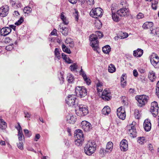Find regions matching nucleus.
Here are the masks:
<instances>
[{"instance_id":"nucleus-59","label":"nucleus","mask_w":159,"mask_h":159,"mask_svg":"<svg viewBox=\"0 0 159 159\" xmlns=\"http://www.w3.org/2000/svg\"><path fill=\"white\" fill-rule=\"evenodd\" d=\"M148 148H149V149L151 151H152L153 150L152 145L151 144H150L148 145Z\"/></svg>"},{"instance_id":"nucleus-11","label":"nucleus","mask_w":159,"mask_h":159,"mask_svg":"<svg viewBox=\"0 0 159 159\" xmlns=\"http://www.w3.org/2000/svg\"><path fill=\"white\" fill-rule=\"evenodd\" d=\"M117 114L119 118L122 120H124L125 118V112L124 109L120 107L117 110Z\"/></svg>"},{"instance_id":"nucleus-45","label":"nucleus","mask_w":159,"mask_h":159,"mask_svg":"<svg viewBox=\"0 0 159 159\" xmlns=\"http://www.w3.org/2000/svg\"><path fill=\"white\" fill-rule=\"evenodd\" d=\"M78 66L76 64H74L70 66V69L72 71H74L76 69Z\"/></svg>"},{"instance_id":"nucleus-10","label":"nucleus","mask_w":159,"mask_h":159,"mask_svg":"<svg viewBox=\"0 0 159 159\" xmlns=\"http://www.w3.org/2000/svg\"><path fill=\"white\" fill-rule=\"evenodd\" d=\"M76 99V98L75 95H69L66 98V101L69 106H73L75 104Z\"/></svg>"},{"instance_id":"nucleus-54","label":"nucleus","mask_w":159,"mask_h":159,"mask_svg":"<svg viewBox=\"0 0 159 159\" xmlns=\"http://www.w3.org/2000/svg\"><path fill=\"white\" fill-rule=\"evenodd\" d=\"M13 17L15 18H16L19 15V14L18 12L17 11H15L13 14Z\"/></svg>"},{"instance_id":"nucleus-40","label":"nucleus","mask_w":159,"mask_h":159,"mask_svg":"<svg viewBox=\"0 0 159 159\" xmlns=\"http://www.w3.org/2000/svg\"><path fill=\"white\" fill-rule=\"evenodd\" d=\"M18 139L19 141H21L22 139H24V137L22 133V131L18 132Z\"/></svg>"},{"instance_id":"nucleus-25","label":"nucleus","mask_w":159,"mask_h":159,"mask_svg":"<svg viewBox=\"0 0 159 159\" xmlns=\"http://www.w3.org/2000/svg\"><path fill=\"white\" fill-rule=\"evenodd\" d=\"M110 111V109L108 106L105 107L102 110V112L104 115H108Z\"/></svg>"},{"instance_id":"nucleus-52","label":"nucleus","mask_w":159,"mask_h":159,"mask_svg":"<svg viewBox=\"0 0 159 159\" xmlns=\"http://www.w3.org/2000/svg\"><path fill=\"white\" fill-rule=\"evenodd\" d=\"M25 117L29 119L30 118L31 115L29 114L28 112L25 111L24 112Z\"/></svg>"},{"instance_id":"nucleus-53","label":"nucleus","mask_w":159,"mask_h":159,"mask_svg":"<svg viewBox=\"0 0 159 159\" xmlns=\"http://www.w3.org/2000/svg\"><path fill=\"white\" fill-rule=\"evenodd\" d=\"M144 16L143 14L141 13H139V14L137 15V18L139 19L142 18Z\"/></svg>"},{"instance_id":"nucleus-8","label":"nucleus","mask_w":159,"mask_h":159,"mask_svg":"<svg viewBox=\"0 0 159 159\" xmlns=\"http://www.w3.org/2000/svg\"><path fill=\"white\" fill-rule=\"evenodd\" d=\"M113 147V143L111 142H109L107 144L106 149H105L101 148L100 150V153L104 155L107 153H110L112 151Z\"/></svg>"},{"instance_id":"nucleus-27","label":"nucleus","mask_w":159,"mask_h":159,"mask_svg":"<svg viewBox=\"0 0 159 159\" xmlns=\"http://www.w3.org/2000/svg\"><path fill=\"white\" fill-rule=\"evenodd\" d=\"M128 36V34L126 32H120L117 36L120 39H124L127 37Z\"/></svg>"},{"instance_id":"nucleus-42","label":"nucleus","mask_w":159,"mask_h":159,"mask_svg":"<svg viewBox=\"0 0 159 159\" xmlns=\"http://www.w3.org/2000/svg\"><path fill=\"white\" fill-rule=\"evenodd\" d=\"M94 35H95L96 37H97L98 38H100L103 36V34L99 31L96 32V34Z\"/></svg>"},{"instance_id":"nucleus-26","label":"nucleus","mask_w":159,"mask_h":159,"mask_svg":"<svg viewBox=\"0 0 159 159\" xmlns=\"http://www.w3.org/2000/svg\"><path fill=\"white\" fill-rule=\"evenodd\" d=\"M143 51L141 49H138L134 52V55L137 57H140L143 54Z\"/></svg>"},{"instance_id":"nucleus-47","label":"nucleus","mask_w":159,"mask_h":159,"mask_svg":"<svg viewBox=\"0 0 159 159\" xmlns=\"http://www.w3.org/2000/svg\"><path fill=\"white\" fill-rule=\"evenodd\" d=\"M24 21L23 18L22 17H21L20 19L18 21L15 23V25H20Z\"/></svg>"},{"instance_id":"nucleus-55","label":"nucleus","mask_w":159,"mask_h":159,"mask_svg":"<svg viewBox=\"0 0 159 159\" xmlns=\"http://www.w3.org/2000/svg\"><path fill=\"white\" fill-rule=\"evenodd\" d=\"M87 2L88 4L91 5H93L94 3V0H88Z\"/></svg>"},{"instance_id":"nucleus-12","label":"nucleus","mask_w":159,"mask_h":159,"mask_svg":"<svg viewBox=\"0 0 159 159\" xmlns=\"http://www.w3.org/2000/svg\"><path fill=\"white\" fill-rule=\"evenodd\" d=\"M151 61L155 67H159V58L158 56H156L155 54L152 55L151 58Z\"/></svg>"},{"instance_id":"nucleus-37","label":"nucleus","mask_w":159,"mask_h":159,"mask_svg":"<svg viewBox=\"0 0 159 159\" xmlns=\"http://www.w3.org/2000/svg\"><path fill=\"white\" fill-rule=\"evenodd\" d=\"M148 77L150 80H154L156 78L155 73L152 72L149 73L148 75Z\"/></svg>"},{"instance_id":"nucleus-5","label":"nucleus","mask_w":159,"mask_h":159,"mask_svg":"<svg viewBox=\"0 0 159 159\" xmlns=\"http://www.w3.org/2000/svg\"><path fill=\"white\" fill-rule=\"evenodd\" d=\"M79 110L76 112V114L79 116H83L89 113L87 107L85 105H80L78 106Z\"/></svg>"},{"instance_id":"nucleus-7","label":"nucleus","mask_w":159,"mask_h":159,"mask_svg":"<svg viewBox=\"0 0 159 159\" xmlns=\"http://www.w3.org/2000/svg\"><path fill=\"white\" fill-rule=\"evenodd\" d=\"M102 10L101 8H96L91 11L90 15L92 17L97 18L102 16Z\"/></svg>"},{"instance_id":"nucleus-18","label":"nucleus","mask_w":159,"mask_h":159,"mask_svg":"<svg viewBox=\"0 0 159 159\" xmlns=\"http://www.w3.org/2000/svg\"><path fill=\"white\" fill-rule=\"evenodd\" d=\"M130 129H129L128 131V133L130 135V136L131 137L134 138L136 137L137 135V132H136V129L135 127L131 125Z\"/></svg>"},{"instance_id":"nucleus-34","label":"nucleus","mask_w":159,"mask_h":159,"mask_svg":"<svg viewBox=\"0 0 159 159\" xmlns=\"http://www.w3.org/2000/svg\"><path fill=\"white\" fill-rule=\"evenodd\" d=\"M120 16L117 14V11L116 13L112 14V17L114 20L117 21L120 19Z\"/></svg>"},{"instance_id":"nucleus-63","label":"nucleus","mask_w":159,"mask_h":159,"mask_svg":"<svg viewBox=\"0 0 159 159\" xmlns=\"http://www.w3.org/2000/svg\"><path fill=\"white\" fill-rule=\"evenodd\" d=\"M135 91V90L134 89H130L129 90V92L130 93H134Z\"/></svg>"},{"instance_id":"nucleus-62","label":"nucleus","mask_w":159,"mask_h":159,"mask_svg":"<svg viewBox=\"0 0 159 159\" xmlns=\"http://www.w3.org/2000/svg\"><path fill=\"white\" fill-rule=\"evenodd\" d=\"M24 132L25 133V134L27 135V136H28L29 137L30 136V135H27V134H29V131L27 129H25L24 130Z\"/></svg>"},{"instance_id":"nucleus-22","label":"nucleus","mask_w":159,"mask_h":159,"mask_svg":"<svg viewBox=\"0 0 159 159\" xmlns=\"http://www.w3.org/2000/svg\"><path fill=\"white\" fill-rule=\"evenodd\" d=\"M103 85V83L99 80H98V82H96L97 90L98 92H101L102 90V87Z\"/></svg>"},{"instance_id":"nucleus-20","label":"nucleus","mask_w":159,"mask_h":159,"mask_svg":"<svg viewBox=\"0 0 159 159\" xmlns=\"http://www.w3.org/2000/svg\"><path fill=\"white\" fill-rule=\"evenodd\" d=\"M11 31V29L9 27L3 28L1 30V34L3 36H5L10 33Z\"/></svg>"},{"instance_id":"nucleus-33","label":"nucleus","mask_w":159,"mask_h":159,"mask_svg":"<svg viewBox=\"0 0 159 159\" xmlns=\"http://www.w3.org/2000/svg\"><path fill=\"white\" fill-rule=\"evenodd\" d=\"M116 69L115 66L112 64H111L108 67V70L110 73H113L115 72Z\"/></svg>"},{"instance_id":"nucleus-48","label":"nucleus","mask_w":159,"mask_h":159,"mask_svg":"<svg viewBox=\"0 0 159 159\" xmlns=\"http://www.w3.org/2000/svg\"><path fill=\"white\" fill-rule=\"evenodd\" d=\"M17 146L18 148L21 150L23 149V143L22 142H20L19 143H17Z\"/></svg>"},{"instance_id":"nucleus-51","label":"nucleus","mask_w":159,"mask_h":159,"mask_svg":"<svg viewBox=\"0 0 159 159\" xmlns=\"http://www.w3.org/2000/svg\"><path fill=\"white\" fill-rule=\"evenodd\" d=\"M11 41V40L9 37L6 38L4 40V42L5 43H10Z\"/></svg>"},{"instance_id":"nucleus-24","label":"nucleus","mask_w":159,"mask_h":159,"mask_svg":"<svg viewBox=\"0 0 159 159\" xmlns=\"http://www.w3.org/2000/svg\"><path fill=\"white\" fill-rule=\"evenodd\" d=\"M150 31V33L153 35H159V29L158 28L153 26Z\"/></svg>"},{"instance_id":"nucleus-14","label":"nucleus","mask_w":159,"mask_h":159,"mask_svg":"<svg viewBox=\"0 0 159 159\" xmlns=\"http://www.w3.org/2000/svg\"><path fill=\"white\" fill-rule=\"evenodd\" d=\"M117 14L120 16H127L129 14V10L128 8H123L118 11Z\"/></svg>"},{"instance_id":"nucleus-9","label":"nucleus","mask_w":159,"mask_h":159,"mask_svg":"<svg viewBox=\"0 0 159 159\" xmlns=\"http://www.w3.org/2000/svg\"><path fill=\"white\" fill-rule=\"evenodd\" d=\"M158 107L157 103L155 101L151 103L150 111L154 117H156L158 114Z\"/></svg>"},{"instance_id":"nucleus-58","label":"nucleus","mask_w":159,"mask_h":159,"mask_svg":"<svg viewBox=\"0 0 159 159\" xmlns=\"http://www.w3.org/2000/svg\"><path fill=\"white\" fill-rule=\"evenodd\" d=\"M133 75L135 77H137L138 75V74L137 71V70H134L133 71Z\"/></svg>"},{"instance_id":"nucleus-61","label":"nucleus","mask_w":159,"mask_h":159,"mask_svg":"<svg viewBox=\"0 0 159 159\" xmlns=\"http://www.w3.org/2000/svg\"><path fill=\"white\" fill-rule=\"evenodd\" d=\"M82 75L84 80H87L89 78H88L86 75L84 73H83L82 74Z\"/></svg>"},{"instance_id":"nucleus-32","label":"nucleus","mask_w":159,"mask_h":159,"mask_svg":"<svg viewBox=\"0 0 159 159\" xmlns=\"http://www.w3.org/2000/svg\"><path fill=\"white\" fill-rule=\"evenodd\" d=\"M103 52L105 53H108L111 51V48L108 45H106L102 48Z\"/></svg>"},{"instance_id":"nucleus-30","label":"nucleus","mask_w":159,"mask_h":159,"mask_svg":"<svg viewBox=\"0 0 159 159\" xmlns=\"http://www.w3.org/2000/svg\"><path fill=\"white\" fill-rule=\"evenodd\" d=\"M7 123L2 119H0V128L2 129H5L7 127Z\"/></svg>"},{"instance_id":"nucleus-3","label":"nucleus","mask_w":159,"mask_h":159,"mask_svg":"<svg viewBox=\"0 0 159 159\" xmlns=\"http://www.w3.org/2000/svg\"><path fill=\"white\" fill-rule=\"evenodd\" d=\"M135 98L138 102V106L140 107L144 106L149 100L148 96L144 95L137 96Z\"/></svg>"},{"instance_id":"nucleus-57","label":"nucleus","mask_w":159,"mask_h":159,"mask_svg":"<svg viewBox=\"0 0 159 159\" xmlns=\"http://www.w3.org/2000/svg\"><path fill=\"white\" fill-rule=\"evenodd\" d=\"M84 80L85 81V83H86L88 85H90L91 83V80Z\"/></svg>"},{"instance_id":"nucleus-46","label":"nucleus","mask_w":159,"mask_h":159,"mask_svg":"<svg viewBox=\"0 0 159 159\" xmlns=\"http://www.w3.org/2000/svg\"><path fill=\"white\" fill-rule=\"evenodd\" d=\"M13 49V45H9L7 46L6 47V49L8 51H11Z\"/></svg>"},{"instance_id":"nucleus-13","label":"nucleus","mask_w":159,"mask_h":159,"mask_svg":"<svg viewBox=\"0 0 159 159\" xmlns=\"http://www.w3.org/2000/svg\"><path fill=\"white\" fill-rule=\"evenodd\" d=\"M81 127L85 131H88L92 129V126L90 123L86 121H82L81 123Z\"/></svg>"},{"instance_id":"nucleus-29","label":"nucleus","mask_w":159,"mask_h":159,"mask_svg":"<svg viewBox=\"0 0 159 159\" xmlns=\"http://www.w3.org/2000/svg\"><path fill=\"white\" fill-rule=\"evenodd\" d=\"M94 25V27L97 29H99L102 26V23L98 19H96L95 20Z\"/></svg>"},{"instance_id":"nucleus-17","label":"nucleus","mask_w":159,"mask_h":159,"mask_svg":"<svg viewBox=\"0 0 159 159\" xmlns=\"http://www.w3.org/2000/svg\"><path fill=\"white\" fill-rule=\"evenodd\" d=\"M143 127L146 131H149L151 128V124L150 120L148 119H146L143 123Z\"/></svg>"},{"instance_id":"nucleus-49","label":"nucleus","mask_w":159,"mask_h":159,"mask_svg":"<svg viewBox=\"0 0 159 159\" xmlns=\"http://www.w3.org/2000/svg\"><path fill=\"white\" fill-rule=\"evenodd\" d=\"M17 124L18 125L17 126L15 127L18 130V132H19V131L20 132H22V128L20 125V123L18 122Z\"/></svg>"},{"instance_id":"nucleus-28","label":"nucleus","mask_w":159,"mask_h":159,"mask_svg":"<svg viewBox=\"0 0 159 159\" xmlns=\"http://www.w3.org/2000/svg\"><path fill=\"white\" fill-rule=\"evenodd\" d=\"M61 56L62 58L65 60V61L68 63H70L72 62V61L64 53H62L61 54Z\"/></svg>"},{"instance_id":"nucleus-36","label":"nucleus","mask_w":159,"mask_h":159,"mask_svg":"<svg viewBox=\"0 0 159 159\" xmlns=\"http://www.w3.org/2000/svg\"><path fill=\"white\" fill-rule=\"evenodd\" d=\"M64 12H62L61 15V18L63 21V23L65 24H67L68 22L66 20V17H65L64 15Z\"/></svg>"},{"instance_id":"nucleus-60","label":"nucleus","mask_w":159,"mask_h":159,"mask_svg":"<svg viewBox=\"0 0 159 159\" xmlns=\"http://www.w3.org/2000/svg\"><path fill=\"white\" fill-rule=\"evenodd\" d=\"M74 16H75L77 20L78 19V13L77 12H75L74 14Z\"/></svg>"},{"instance_id":"nucleus-41","label":"nucleus","mask_w":159,"mask_h":159,"mask_svg":"<svg viewBox=\"0 0 159 159\" xmlns=\"http://www.w3.org/2000/svg\"><path fill=\"white\" fill-rule=\"evenodd\" d=\"M156 94L159 98V80L157 83L156 88Z\"/></svg>"},{"instance_id":"nucleus-1","label":"nucleus","mask_w":159,"mask_h":159,"mask_svg":"<svg viewBox=\"0 0 159 159\" xmlns=\"http://www.w3.org/2000/svg\"><path fill=\"white\" fill-rule=\"evenodd\" d=\"M74 137L76 139L75 143L77 146H81L84 141V135L82 131L78 129L75 132Z\"/></svg>"},{"instance_id":"nucleus-6","label":"nucleus","mask_w":159,"mask_h":159,"mask_svg":"<svg viewBox=\"0 0 159 159\" xmlns=\"http://www.w3.org/2000/svg\"><path fill=\"white\" fill-rule=\"evenodd\" d=\"M97 39L98 38L94 34H92L90 37L89 40L91 46L94 50H97L98 48V41Z\"/></svg>"},{"instance_id":"nucleus-15","label":"nucleus","mask_w":159,"mask_h":159,"mask_svg":"<svg viewBox=\"0 0 159 159\" xmlns=\"http://www.w3.org/2000/svg\"><path fill=\"white\" fill-rule=\"evenodd\" d=\"M9 10V7L7 6H4L0 8V16L4 17L7 15Z\"/></svg>"},{"instance_id":"nucleus-2","label":"nucleus","mask_w":159,"mask_h":159,"mask_svg":"<svg viewBox=\"0 0 159 159\" xmlns=\"http://www.w3.org/2000/svg\"><path fill=\"white\" fill-rule=\"evenodd\" d=\"M95 150L96 146L94 142H88L84 148L85 153L89 156L93 154Z\"/></svg>"},{"instance_id":"nucleus-38","label":"nucleus","mask_w":159,"mask_h":159,"mask_svg":"<svg viewBox=\"0 0 159 159\" xmlns=\"http://www.w3.org/2000/svg\"><path fill=\"white\" fill-rule=\"evenodd\" d=\"M145 140V138L144 137H139L138 138V142L140 144H142L144 143Z\"/></svg>"},{"instance_id":"nucleus-39","label":"nucleus","mask_w":159,"mask_h":159,"mask_svg":"<svg viewBox=\"0 0 159 159\" xmlns=\"http://www.w3.org/2000/svg\"><path fill=\"white\" fill-rule=\"evenodd\" d=\"M54 52L55 55L59 59L61 58V55L59 49L57 48H56Z\"/></svg>"},{"instance_id":"nucleus-43","label":"nucleus","mask_w":159,"mask_h":159,"mask_svg":"<svg viewBox=\"0 0 159 159\" xmlns=\"http://www.w3.org/2000/svg\"><path fill=\"white\" fill-rule=\"evenodd\" d=\"M32 10L31 8L29 7H26L24 10V12L25 13H29Z\"/></svg>"},{"instance_id":"nucleus-56","label":"nucleus","mask_w":159,"mask_h":159,"mask_svg":"<svg viewBox=\"0 0 159 159\" xmlns=\"http://www.w3.org/2000/svg\"><path fill=\"white\" fill-rule=\"evenodd\" d=\"M40 135L39 134H36L35 138L34 139L35 141H37L40 138Z\"/></svg>"},{"instance_id":"nucleus-19","label":"nucleus","mask_w":159,"mask_h":159,"mask_svg":"<svg viewBox=\"0 0 159 159\" xmlns=\"http://www.w3.org/2000/svg\"><path fill=\"white\" fill-rule=\"evenodd\" d=\"M102 98L105 100L108 101L110 99L111 96L110 93H108L107 90H104L103 92L102 95Z\"/></svg>"},{"instance_id":"nucleus-44","label":"nucleus","mask_w":159,"mask_h":159,"mask_svg":"<svg viewBox=\"0 0 159 159\" xmlns=\"http://www.w3.org/2000/svg\"><path fill=\"white\" fill-rule=\"evenodd\" d=\"M134 115L136 118L139 119L140 116V114L139 113L138 110H135L134 111Z\"/></svg>"},{"instance_id":"nucleus-50","label":"nucleus","mask_w":159,"mask_h":159,"mask_svg":"<svg viewBox=\"0 0 159 159\" xmlns=\"http://www.w3.org/2000/svg\"><path fill=\"white\" fill-rule=\"evenodd\" d=\"M121 85L123 88H124L126 85V80H121Z\"/></svg>"},{"instance_id":"nucleus-64","label":"nucleus","mask_w":159,"mask_h":159,"mask_svg":"<svg viewBox=\"0 0 159 159\" xmlns=\"http://www.w3.org/2000/svg\"><path fill=\"white\" fill-rule=\"evenodd\" d=\"M57 33V30L56 29H54L53 31L51 33V34L52 35H54Z\"/></svg>"},{"instance_id":"nucleus-23","label":"nucleus","mask_w":159,"mask_h":159,"mask_svg":"<svg viewBox=\"0 0 159 159\" xmlns=\"http://www.w3.org/2000/svg\"><path fill=\"white\" fill-rule=\"evenodd\" d=\"M76 118L75 116H70L68 115L67 116V121L70 124H74L76 121Z\"/></svg>"},{"instance_id":"nucleus-35","label":"nucleus","mask_w":159,"mask_h":159,"mask_svg":"<svg viewBox=\"0 0 159 159\" xmlns=\"http://www.w3.org/2000/svg\"><path fill=\"white\" fill-rule=\"evenodd\" d=\"M62 49L63 52L68 54L71 53V51L70 50L67 48L64 44L62 45Z\"/></svg>"},{"instance_id":"nucleus-31","label":"nucleus","mask_w":159,"mask_h":159,"mask_svg":"<svg viewBox=\"0 0 159 159\" xmlns=\"http://www.w3.org/2000/svg\"><path fill=\"white\" fill-rule=\"evenodd\" d=\"M152 7L154 9H156L157 7L158 1L157 0H151Z\"/></svg>"},{"instance_id":"nucleus-4","label":"nucleus","mask_w":159,"mask_h":159,"mask_svg":"<svg viewBox=\"0 0 159 159\" xmlns=\"http://www.w3.org/2000/svg\"><path fill=\"white\" fill-rule=\"evenodd\" d=\"M75 92L77 96L83 98L87 95V90L84 86H77L76 87Z\"/></svg>"},{"instance_id":"nucleus-16","label":"nucleus","mask_w":159,"mask_h":159,"mask_svg":"<svg viewBox=\"0 0 159 159\" xmlns=\"http://www.w3.org/2000/svg\"><path fill=\"white\" fill-rule=\"evenodd\" d=\"M120 147L121 150L125 152L128 149V144L127 141L125 139L122 140L120 143Z\"/></svg>"},{"instance_id":"nucleus-21","label":"nucleus","mask_w":159,"mask_h":159,"mask_svg":"<svg viewBox=\"0 0 159 159\" xmlns=\"http://www.w3.org/2000/svg\"><path fill=\"white\" fill-rule=\"evenodd\" d=\"M153 26V24L152 22H146L143 25V27L144 29H148L151 30Z\"/></svg>"}]
</instances>
